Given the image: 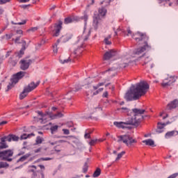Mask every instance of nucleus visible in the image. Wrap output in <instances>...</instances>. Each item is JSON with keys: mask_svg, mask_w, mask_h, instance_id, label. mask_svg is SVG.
Masks as SVG:
<instances>
[{"mask_svg": "<svg viewBox=\"0 0 178 178\" xmlns=\"http://www.w3.org/2000/svg\"><path fill=\"white\" fill-rule=\"evenodd\" d=\"M88 170V163H85L83 168V173H87Z\"/></svg>", "mask_w": 178, "mask_h": 178, "instance_id": "36", "label": "nucleus"}, {"mask_svg": "<svg viewBox=\"0 0 178 178\" xmlns=\"http://www.w3.org/2000/svg\"><path fill=\"white\" fill-rule=\"evenodd\" d=\"M166 124H168V123L159 122L157 124L156 133H159V134L163 133L165 130V126H166Z\"/></svg>", "mask_w": 178, "mask_h": 178, "instance_id": "18", "label": "nucleus"}, {"mask_svg": "<svg viewBox=\"0 0 178 178\" xmlns=\"http://www.w3.org/2000/svg\"><path fill=\"white\" fill-rule=\"evenodd\" d=\"M70 38H72V35L65 34L63 35L59 40H58L57 42L59 43L60 41V42H67V41L70 40Z\"/></svg>", "mask_w": 178, "mask_h": 178, "instance_id": "19", "label": "nucleus"}, {"mask_svg": "<svg viewBox=\"0 0 178 178\" xmlns=\"http://www.w3.org/2000/svg\"><path fill=\"white\" fill-rule=\"evenodd\" d=\"M116 55V51L115 50H110L106 51L104 56V60H109L111 58H113Z\"/></svg>", "mask_w": 178, "mask_h": 178, "instance_id": "14", "label": "nucleus"}, {"mask_svg": "<svg viewBox=\"0 0 178 178\" xmlns=\"http://www.w3.org/2000/svg\"><path fill=\"white\" fill-rule=\"evenodd\" d=\"M6 123H8V122H6V121H3V122H0V126H2V125H3V124H6Z\"/></svg>", "mask_w": 178, "mask_h": 178, "instance_id": "60", "label": "nucleus"}, {"mask_svg": "<svg viewBox=\"0 0 178 178\" xmlns=\"http://www.w3.org/2000/svg\"><path fill=\"white\" fill-rule=\"evenodd\" d=\"M118 111H119L121 113H127L128 115H130L129 118L131 117V113L133 112V109L131 111L127 107H122L120 108H118ZM129 113H131V114H129Z\"/></svg>", "mask_w": 178, "mask_h": 178, "instance_id": "21", "label": "nucleus"}, {"mask_svg": "<svg viewBox=\"0 0 178 178\" xmlns=\"http://www.w3.org/2000/svg\"><path fill=\"white\" fill-rule=\"evenodd\" d=\"M41 160L42 161H51V158H48V157H47V158H42Z\"/></svg>", "mask_w": 178, "mask_h": 178, "instance_id": "56", "label": "nucleus"}, {"mask_svg": "<svg viewBox=\"0 0 178 178\" xmlns=\"http://www.w3.org/2000/svg\"><path fill=\"white\" fill-rule=\"evenodd\" d=\"M151 49V46L147 42H145L144 47H139L134 51L135 55H141L145 51Z\"/></svg>", "mask_w": 178, "mask_h": 178, "instance_id": "9", "label": "nucleus"}, {"mask_svg": "<svg viewBox=\"0 0 178 178\" xmlns=\"http://www.w3.org/2000/svg\"><path fill=\"white\" fill-rule=\"evenodd\" d=\"M30 0H19L21 3H26V2H29Z\"/></svg>", "mask_w": 178, "mask_h": 178, "instance_id": "52", "label": "nucleus"}, {"mask_svg": "<svg viewBox=\"0 0 178 178\" xmlns=\"http://www.w3.org/2000/svg\"><path fill=\"white\" fill-rule=\"evenodd\" d=\"M97 141H98V139H92L90 142H89V145H95V144L97 143Z\"/></svg>", "mask_w": 178, "mask_h": 178, "instance_id": "37", "label": "nucleus"}, {"mask_svg": "<svg viewBox=\"0 0 178 178\" xmlns=\"http://www.w3.org/2000/svg\"><path fill=\"white\" fill-rule=\"evenodd\" d=\"M123 33H124V31H123L122 28H118L116 31H115V35H122Z\"/></svg>", "mask_w": 178, "mask_h": 178, "instance_id": "30", "label": "nucleus"}, {"mask_svg": "<svg viewBox=\"0 0 178 178\" xmlns=\"http://www.w3.org/2000/svg\"><path fill=\"white\" fill-rule=\"evenodd\" d=\"M13 37V33L6 34V40H10Z\"/></svg>", "mask_w": 178, "mask_h": 178, "instance_id": "41", "label": "nucleus"}, {"mask_svg": "<svg viewBox=\"0 0 178 178\" xmlns=\"http://www.w3.org/2000/svg\"><path fill=\"white\" fill-rule=\"evenodd\" d=\"M30 65H31V60L30 59L22 60L20 61V69L22 70H27V69L30 67Z\"/></svg>", "mask_w": 178, "mask_h": 178, "instance_id": "11", "label": "nucleus"}, {"mask_svg": "<svg viewBox=\"0 0 178 178\" xmlns=\"http://www.w3.org/2000/svg\"><path fill=\"white\" fill-rule=\"evenodd\" d=\"M172 83H175V80L172 77H170L165 79L161 83V86L162 87H168V86H170V84H172Z\"/></svg>", "mask_w": 178, "mask_h": 178, "instance_id": "16", "label": "nucleus"}, {"mask_svg": "<svg viewBox=\"0 0 178 178\" xmlns=\"http://www.w3.org/2000/svg\"><path fill=\"white\" fill-rule=\"evenodd\" d=\"M36 30H37V27H33L29 29V31H36Z\"/></svg>", "mask_w": 178, "mask_h": 178, "instance_id": "58", "label": "nucleus"}, {"mask_svg": "<svg viewBox=\"0 0 178 178\" xmlns=\"http://www.w3.org/2000/svg\"><path fill=\"white\" fill-rule=\"evenodd\" d=\"M127 35H131V31L130 29H127Z\"/></svg>", "mask_w": 178, "mask_h": 178, "instance_id": "59", "label": "nucleus"}, {"mask_svg": "<svg viewBox=\"0 0 178 178\" xmlns=\"http://www.w3.org/2000/svg\"><path fill=\"white\" fill-rule=\"evenodd\" d=\"M73 22V19L72 17H67L65 19L64 23L65 24H69V23H72Z\"/></svg>", "mask_w": 178, "mask_h": 178, "instance_id": "32", "label": "nucleus"}, {"mask_svg": "<svg viewBox=\"0 0 178 178\" xmlns=\"http://www.w3.org/2000/svg\"><path fill=\"white\" fill-rule=\"evenodd\" d=\"M101 175V169L97 168L92 175V177H98Z\"/></svg>", "mask_w": 178, "mask_h": 178, "instance_id": "29", "label": "nucleus"}, {"mask_svg": "<svg viewBox=\"0 0 178 178\" xmlns=\"http://www.w3.org/2000/svg\"><path fill=\"white\" fill-rule=\"evenodd\" d=\"M41 152V147H39L38 149L35 150V154Z\"/></svg>", "mask_w": 178, "mask_h": 178, "instance_id": "57", "label": "nucleus"}, {"mask_svg": "<svg viewBox=\"0 0 178 178\" xmlns=\"http://www.w3.org/2000/svg\"><path fill=\"white\" fill-rule=\"evenodd\" d=\"M143 144H145V145H149L150 147H154L155 142L152 139H147L145 140H143Z\"/></svg>", "mask_w": 178, "mask_h": 178, "instance_id": "24", "label": "nucleus"}, {"mask_svg": "<svg viewBox=\"0 0 178 178\" xmlns=\"http://www.w3.org/2000/svg\"><path fill=\"white\" fill-rule=\"evenodd\" d=\"M96 111H102V108L101 107H95Z\"/></svg>", "mask_w": 178, "mask_h": 178, "instance_id": "62", "label": "nucleus"}, {"mask_svg": "<svg viewBox=\"0 0 178 178\" xmlns=\"http://www.w3.org/2000/svg\"><path fill=\"white\" fill-rule=\"evenodd\" d=\"M105 15H106V9L104 8L99 9V15L93 19V26L95 27V30L98 29L100 22L99 19H101V17H104Z\"/></svg>", "mask_w": 178, "mask_h": 178, "instance_id": "8", "label": "nucleus"}, {"mask_svg": "<svg viewBox=\"0 0 178 178\" xmlns=\"http://www.w3.org/2000/svg\"><path fill=\"white\" fill-rule=\"evenodd\" d=\"M39 115V120H41V123H46L47 119H59L60 118H63V114L62 113H58L57 114H54L53 115H51L49 113H47L43 115L42 112L38 111V112Z\"/></svg>", "mask_w": 178, "mask_h": 178, "instance_id": "5", "label": "nucleus"}, {"mask_svg": "<svg viewBox=\"0 0 178 178\" xmlns=\"http://www.w3.org/2000/svg\"><path fill=\"white\" fill-rule=\"evenodd\" d=\"M53 51H54V54H58V43H56L53 46Z\"/></svg>", "mask_w": 178, "mask_h": 178, "instance_id": "38", "label": "nucleus"}, {"mask_svg": "<svg viewBox=\"0 0 178 178\" xmlns=\"http://www.w3.org/2000/svg\"><path fill=\"white\" fill-rule=\"evenodd\" d=\"M136 35H138V37H140V38H143V37H144V34L140 32H138L137 33H136Z\"/></svg>", "mask_w": 178, "mask_h": 178, "instance_id": "50", "label": "nucleus"}, {"mask_svg": "<svg viewBox=\"0 0 178 178\" xmlns=\"http://www.w3.org/2000/svg\"><path fill=\"white\" fill-rule=\"evenodd\" d=\"M108 70L111 71V72H112L113 70H116V67H113V68H111V69H110Z\"/></svg>", "mask_w": 178, "mask_h": 178, "instance_id": "64", "label": "nucleus"}, {"mask_svg": "<svg viewBox=\"0 0 178 178\" xmlns=\"http://www.w3.org/2000/svg\"><path fill=\"white\" fill-rule=\"evenodd\" d=\"M26 49V41L22 42V48L18 53H15V56L17 57V60H19L23 55H24V51Z\"/></svg>", "mask_w": 178, "mask_h": 178, "instance_id": "15", "label": "nucleus"}, {"mask_svg": "<svg viewBox=\"0 0 178 178\" xmlns=\"http://www.w3.org/2000/svg\"><path fill=\"white\" fill-rule=\"evenodd\" d=\"M70 61V60H69V58L64 59V60L60 59V63H63V64L69 63Z\"/></svg>", "mask_w": 178, "mask_h": 178, "instance_id": "39", "label": "nucleus"}, {"mask_svg": "<svg viewBox=\"0 0 178 178\" xmlns=\"http://www.w3.org/2000/svg\"><path fill=\"white\" fill-rule=\"evenodd\" d=\"M63 131L64 133V134H70V131H69V129H63Z\"/></svg>", "mask_w": 178, "mask_h": 178, "instance_id": "49", "label": "nucleus"}, {"mask_svg": "<svg viewBox=\"0 0 178 178\" xmlns=\"http://www.w3.org/2000/svg\"><path fill=\"white\" fill-rule=\"evenodd\" d=\"M26 20H23L22 22H18V23H14L13 22H12V24H19V26H22V25H23V24H26Z\"/></svg>", "mask_w": 178, "mask_h": 178, "instance_id": "40", "label": "nucleus"}, {"mask_svg": "<svg viewBox=\"0 0 178 178\" xmlns=\"http://www.w3.org/2000/svg\"><path fill=\"white\" fill-rule=\"evenodd\" d=\"M34 136V134H24L21 136V140H26L27 138H30V137Z\"/></svg>", "mask_w": 178, "mask_h": 178, "instance_id": "28", "label": "nucleus"}, {"mask_svg": "<svg viewBox=\"0 0 178 178\" xmlns=\"http://www.w3.org/2000/svg\"><path fill=\"white\" fill-rule=\"evenodd\" d=\"M8 167H9V164H8V163L0 162V169H2L3 168H8Z\"/></svg>", "mask_w": 178, "mask_h": 178, "instance_id": "31", "label": "nucleus"}, {"mask_svg": "<svg viewBox=\"0 0 178 178\" xmlns=\"http://www.w3.org/2000/svg\"><path fill=\"white\" fill-rule=\"evenodd\" d=\"M81 19L84 20V27L83 32L81 36L78 37V42L79 45L81 47L84 44V41H87L88 38L90 37V34H91V28L88 25H87V20H88V15L85 14Z\"/></svg>", "mask_w": 178, "mask_h": 178, "instance_id": "3", "label": "nucleus"}, {"mask_svg": "<svg viewBox=\"0 0 178 178\" xmlns=\"http://www.w3.org/2000/svg\"><path fill=\"white\" fill-rule=\"evenodd\" d=\"M122 141L127 147H132L134 144L137 143V140L130 136V135H123L118 136V143Z\"/></svg>", "mask_w": 178, "mask_h": 178, "instance_id": "6", "label": "nucleus"}, {"mask_svg": "<svg viewBox=\"0 0 178 178\" xmlns=\"http://www.w3.org/2000/svg\"><path fill=\"white\" fill-rule=\"evenodd\" d=\"M70 95L69 97H67V96H65V99H72V92H69L67 93V95Z\"/></svg>", "mask_w": 178, "mask_h": 178, "instance_id": "47", "label": "nucleus"}, {"mask_svg": "<svg viewBox=\"0 0 178 178\" xmlns=\"http://www.w3.org/2000/svg\"><path fill=\"white\" fill-rule=\"evenodd\" d=\"M145 109L134 108L131 117H129L125 122H114L113 124L118 129H130L129 126H140L141 121L144 119Z\"/></svg>", "mask_w": 178, "mask_h": 178, "instance_id": "1", "label": "nucleus"}, {"mask_svg": "<svg viewBox=\"0 0 178 178\" xmlns=\"http://www.w3.org/2000/svg\"><path fill=\"white\" fill-rule=\"evenodd\" d=\"M17 34H23V31L22 30L17 31Z\"/></svg>", "mask_w": 178, "mask_h": 178, "instance_id": "61", "label": "nucleus"}, {"mask_svg": "<svg viewBox=\"0 0 178 178\" xmlns=\"http://www.w3.org/2000/svg\"><path fill=\"white\" fill-rule=\"evenodd\" d=\"M11 65L13 66H16V63H17V60L13 61V62H10Z\"/></svg>", "mask_w": 178, "mask_h": 178, "instance_id": "55", "label": "nucleus"}, {"mask_svg": "<svg viewBox=\"0 0 178 178\" xmlns=\"http://www.w3.org/2000/svg\"><path fill=\"white\" fill-rule=\"evenodd\" d=\"M3 12H5V10L2 7H0V15H3Z\"/></svg>", "mask_w": 178, "mask_h": 178, "instance_id": "54", "label": "nucleus"}, {"mask_svg": "<svg viewBox=\"0 0 178 178\" xmlns=\"http://www.w3.org/2000/svg\"><path fill=\"white\" fill-rule=\"evenodd\" d=\"M177 134H178V132L176 131L167 132L165 134V138H170V137H173V136H177Z\"/></svg>", "mask_w": 178, "mask_h": 178, "instance_id": "25", "label": "nucleus"}, {"mask_svg": "<svg viewBox=\"0 0 178 178\" xmlns=\"http://www.w3.org/2000/svg\"><path fill=\"white\" fill-rule=\"evenodd\" d=\"M24 76H26V72H22V71L14 74L13 76V78L11 79L12 84L10 83L8 86V89L10 90V88H12V87H13V84H16L17 83H19V80H21V79H23Z\"/></svg>", "mask_w": 178, "mask_h": 178, "instance_id": "7", "label": "nucleus"}, {"mask_svg": "<svg viewBox=\"0 0 178 178\" xmlns=\"http://www.w3.org/2000/svg\"><path fill=\"white\" fill-rule=\"evenodd\" d=\"M59 127L58 125H55V126H53L50 128V130L51 131V134H54V133H55V131H56L58 130V128Z\"/></svg>", "mask_w": 178, "mask_h": 178, "instance_id": "33", "label": "nucleus"}, {"mask_svg": "<svg viewBox=\"0 0 178 178\" xmlns=\"http://www.w3.org/2000/svg\"><path fill=\"white\" fill-rule=\"evenodd\" d=\"M122 60H124V63L120 65V67L121 69H124V67H127V66H129V63L130 62L129 56H127V57H124ZM124 60H126V61L124 62Z\"/></svg>", "mask_w": 178, "mask_h": 178, "instance_id": "22", "label": "nucleus"}, {"mask_svg": "<svg viewBox=\"0 0 178 178\" xmlns=\"http://www.w3.org/2000/svg\"><path fill=\"white\" fill-rule=\"evenodd\" d=\"M149 90V85L145 81H140L136 86L132 85L129 90L125 94L124 98L127 101H136L143 95H145Z\"/></svg>", "mask_w": 178, "mask_h": 178, "instance_id": "2", "label": "nucleus"}, {"mask_svg": "<svg viewBox=\"0 0 178 178\" xmlns=\"http://www.w3.org/2000/svg\"><path fill=\"white\" fill-rule=\"evenodd\" d=\"M1 160L2 161H6L8 158L10 156H13V151L8 149L6 151L1 152Z\"/></svg>", "mask_w": 178, "mask_h": 178, "instance_id": "12", "label": "nucleus"}, {"mask_svg": "<svg viewBox=\"0 0 178 178\" xmlns=\"http://www.w3.org/2000/svg\"><path fill=\"white\" fill-rule=\"evenodd\" d=\"M79 90H81V86H76V87H75V90H72V91H74V92H76L79 91Z\"/></svg>", "mask_w": 178, "mask_h": 178, "instance_id": "48", "label": "nucleus"}, {"mask_svg": "<svg viewBox=\"0 0 178 178\" xmlns=\"http://www.w3.org/2000/svg\"><path fill=\"white\" fill-rule=\"evenodd\" d=\"M29 94V92L27 91V89H24L23 92L19 95V99H24L26 97H27Z\"/></svg>", "mask_w": 178, "mask_h": 178, "instance_id": "26", "label": "nucleus"}, {"mask_svg": "<svg viewBox=\"0 0 178 178\" xmlns=\"http://www.w3.org/2000/svg\"><path fill=\"white\" fill-rule=\"evenodd\" d=\"M42 143V139L41 137H38L36 138V144H41Z\"/></svg>", "mask_w": 178, "mask_h": 178, "instance_id": "42", "label": "nucleus"}, {"mask_svg": "<svg viewBox=\"0 0 178 178\" xmlns=\"http://www.w3.org/2000/svg\"><path fill=\"white\" fill-rule=\"evenodd\" d=\"M111 35H110L104 39V42H105V44H106V45H111V44H112V42H111V41H109V39L111 38Z\"/></svg>", "mask_w": 178, "mask_h": 178, "instance_id": "34", "label": "nucleus"}, {"mask_svg": "<svg viewBox=\"0 0 178 178\" xmlns=\"http://www.w3.org/2000/svg\"><path fill=\"white\" fill-rule=\"evenodd\" d=\"M104 98H108V92H104L103 93Z\"/></svg>", "mask_w": 178, "mask_h": 178, "instance_id": "53", "label": "nucleus"}, {"mask_svg": "<svg viewBox=\"0 0 178 178\" xmlns=\"http://www.w3.org/2000/svg\"><path fill=\"white\" fill-rule=\"evenodd\" d=\"M67 127H73V122H67Z\"/></svg>", "mask_w": 178, "mask_h": 178, "instance_id": "51", "label": "nucleus"}, {"mask_svg": "<svg viewBox=\"0 0 178 178\" xmlns=\"http://www.w3.org/2000/svg\"><path fill=\"white\" fill-rule=\"evenodd\" d=\"M6 141H8V143H10V141H19V136L14 134H10L6 136Z\"/></svg>", "mask_w": 178, "mask_h": 178, "instance_id": "20", "label": "nucleus"}, {"mask_svg": "<svg viewBox=\"0 0 178 178\" xmlns=\"http://www.w3.org/2000/svg\"><path fill=\"white\" fill-rule=\"evenodd\" d=\"M177 106H178V100L175 99L168 104L167 109L168 111H171V109H175V108H177Z\"/></svg>", "mask_w": 178, "mask_h": 178, "instance_id": "17", "label": "nucleus"}, {"mask_svg": "<svg viewBox=\"0 0 178 178\" xmlns=\"http://www.w3.org/2000/svg\"><path fill=\"white\" fill-rule=\"evenodd\" d=\"M105 83L102 82L99 83L96 86H91L90 83H87L86 86V94L88 97H94V95H98L99 92H102L104 91V88L102 86H104Z\"/></svg>", "mask_w": 178, "mask_h": 178, "instance_id": "4", "label": "nucleus"}, {"mask_svg": "<svg viewBox=\"0 0 178 178\" xmlns=\"http://www.w3.org/2000/svg\"><path fill=\"white\" fill-rule=\"evenodd\" d=\"M5 148H8V145L6 144V136L1 138L0 142V149H4Z\"/></svg>", "mask_w": 178, "mask_h": 178, "instance_id": "23", "label": "nucleus"}, {"mask_svg": "<svg viewBox=\"0 0 178 178\" xmlns=\"http://www.w3.org/2000/svg\"><path fill=\"white\" fill-rule=\"evenodd\" d=\"M30 156V154H26L24 156H22L21 158H19L17 162H24L27 158Z\"/></svg>", "mask_w": 178, "mask_h": 178, "instance_id": "27", "label": "nucleus"}, {"mask_svg": "<svg viewBox=\"0 0 178 178\" xmlns=\"http://www.w3.org/2000/svg\"><path fill=\"white\" fill-rule=\"evenodd\" d=\"M151 60V58L149 57H146L144 59V62H145V65H147V63H148V62H149Z\"/></svg>", "mask_w": 178, "mask_h": 178, "instance_id": "46", "label": "nucleus"}, {"mask_svg": "<svg viewBox=\"0 0 178 178\" xmlns=\"http://www.w3.org/2000/svg\"><path fill=\"white\" fill-rule=\"evenodd\" d=\"M39 167L40 168V169H45V166L42 165H39Z\"/></svg>", "mask_w": 178, "mask_h": 178, "instance_id": "63", "label": "nucleus"}, {"mask_svg": "<svg viewBox=\"0 0 178 178\" xmlns=\"http://www.w3.org/2000/svg\"><path fill=\"white\" fill-rule=\"evenodd\" d=\"M124 154H126V152H122L119 153L117 156V158L115 159V161H119V159H120L122 158V156H123V155H124Z\"/></svg>", "mask_w": 178, "mask_h": 178, "instance_id": "35", "label": "nucleus"}, {"mask_svg": "<svg viewBox=\"0 0 178 178\" xmlns=\"http://www.w3.org/2000/svg\"><path fill=\"white\" fill-rule=\"evenodd\" d=\"M178 176V172L174 173L171 175H170L168 178H176Z\"/></svg>", "mask_w": 178, "mask_h": 178, "instance_id": "44", "label": "nucleus"}, {"mask_svg": "<svg viewBox=\"0 0 178 178\" xmlns=\"http://www.w3.org/2000/svg\"><path fill=\"white\" fill-rule=\"evenodd\" d=\"M62 21H58V23L55 24L54 29L53 31L54 37H58L60 33V30H62Z\"/></svg>", "mask_w": 178, "mask_h": 178, "instance_id": "10", "label": "nucleus"}, {"mask_svg": "<svg viewBox=\"0 0 178 178\" xmlns=\"http://www.w3.org/2000/svg\"><path fill=\"white\" fill-rule=\"evenodd\" d=\"M38 86H40V82H37L36 83L31 82L27 86V87L24 88V89L26 90L28 92H31V91H33V90H35Z\"/></svg>", "mask_w": 178, "mask_h": 178, "instance_id": "13", "label": "nucleus"}, {"mask_svg": "<svg viewBox=\"0 0 178 178\" xmlns=\"http://www.w3.org/2000/svg\"><path fill=\"white\" fill-rule=\"evenodd\" d=\"M90 134H91V132H86L84 135L85 138H90L91 136Z\"/></svg>", "mask_w": 178, "mask_h": 178, "instance_id": "43", "label": "nucleus"}, {"mask_svg": "<svg viewBox=\"0 0 178 178\" xmlns=\"http://www.w3.org/2000/svg\"><path fill=\"white\" fill-rule=\"evenodd\" d=\"M10 0H0V5H3L5 3H7V2H10Z\"/></svg>", "mask_w": 178, "mask_h": 178, "instance_id": "45", "label": "nucleus"}]
</instances>
